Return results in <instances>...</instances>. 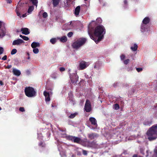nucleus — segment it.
<instances>
[{
	"label": "nucleus",
	"instance_id": "obj_51",
	"mask_svg": "<svg viewBox=\"0 0 157 157\" xmlns=\"http://www.w3.org/2000/svg\"><path fill=\"white\" fill-rule=\"evenodd\" d=\"M124 86V87H127L129 86V85L128 84H127V83H124L123 84Z\"/></svg>",
	"mask_w": 157,
	"mask_h": 157
},
{
	"label": "nucleus",
	"instance_id": "obj_33",
	"mask_svg": "<svg viewBox=\"0 0 157 157\" xmlns=\"http://www.w3.org/2000/svg\"><path fill=\"white\" fill-rule=\"evenodd\" d=\"M52 78H56L57 77V74L56 73H53L51 75Z\"/></svg>",
	"mask_w": 157,
	"mask_h": 157
},
{
	"label": "nucleus",
	"instance_id": "obj_63",
	"mask_svg": "<svg viewBox=\"0 0 157 157\" xmlns=\"http://www.w3.org/2000/svg\"><path fill=\"white\" fill-rule=\"evenodd\" d=\"M46 90H48V88L47 87H46Z\"/></svg>",
	"mask_w": 157,
	"mask_h": 157
},
{
	"label": "nucleus",
	"instance_id": "obj_11",
	"mask_svg": "<svg viewBox=\"0 0 157 157\" xmlns=\"http://www.w3.org/2000/svg\"><path fill=\"white\" fill-rule=\"evenodd\" d=\"M52 94V93L51 92L50 94L48 92L45 91L44 92V95L45 97V100L47 103L49 102L50 100V95Z\"/></svg>",
	"mask_w": 157,
	"mask_h": 157
},
{
	"label": "nucleus",
	"instance_id": "obj_61",
	"mask_svg": "<svg viewBox=\"0 0 157 157\" xmlns=\"http://www.w3.org/2000/svg\"><path fill=\"white\" fill-rule=\"evenodd\" d=\"M71 23H72V21H71L70 22L68 23V25H71Z\"/></svg>",
	"mask_w": 157,
	"mask_h": 157
},
{
	"label": "nucleus",
	"instance_id": "obj_8",
	"mask_svg": "<svg viewBox=\"0 0 157 157\" xmlns=\"http://www.w3.org/2000/svg\"><path fill=\"white\" fill-rule=\"evenodd\" d=\"M84 109L87 112H89L91 110V103L88 100H86V101Z\"/></svg>",
	"mask_w": 157,
	"mask_h": 157
},
{
	"label": "nucleus",
	"instance_id": "obj_62",
	"mask_svg": "<svg viewBox=\"0 0 157 157\" xmlns=\"http://www.w3.org/2000/svg\"><path fill=\"white\" fill-rule=\"evenodd\" d=\"M102 0H99V2L101 3V2H102Z\"/></svg>",
	"mask_w": 157,
	"mask_h": 157
},
{
	"label": "nucleus",
	"instance_id": "obj_7",
	"mask_svg": "<svg viewBox=\"0 0 157 157\" xmlns=\"http://www.w3.org/2000/svg\"><path fill=\"white\" fill-rule=\"evenodd\" d=\"M5 25V23L0 21V37H2L5 35L6 29Z\"/></svg>",
	"mask_w": 157,
	"mask_h": 157
},
{
	"label": "nucleus",
	"instance_id": "obj_41",
	"mask_svg": "<svg viewBox=\"0 0 157 157\" xmlns=\"http://www.w3.org/2000/svg\"><path fill=\"white\" fill-rule=\"evenodd\" d=\"M39 146H42V147H44L45 144L43 142H40L39 143Z\"/></svg>",
	"mask_w": 157,
	"mask_h": 157
},
{
	"label": "nucleus",
	"instance_id": "obj_4",
	"mask_svg": "<svg viewBox=\"0 0 157 157\" xmlns=\"http://www.w3.org/2000/svg\"><path fill=\"white\" fill-rule=\"evenodd\" d=\"M25 92L26 95L29 97H33L36 96V91L33 88L30 86L25 88Z\"/></svg>",
	"mask_w": 157,
	"mask_h": 157
},
{
	"label": "nucleus",
	"instance_id": "obj_43",
	"mask_svg": "<svg viewBox=\"0 0 157 157\" xmlns=\"http://www.w3.org/2000/svg\"><path fill=\"white\" fill-rule=\"evenodd\" d=\"M4 49L3 48L0 47V55L2 54L3 52Z\"/></svg>",
	"mask_w": 157,
	"mask_h": 157
},
{
	"label": "nucleus",
	"instance_id": "obj_9",
	"mask_svg": "<svg viewBox=\"0 0 157 157\" xmlns=\"http://www.w3.org/2000/svg\"><path fill=\"white\" fill-rule=\"evenodd\" d=\"M70 77L71 82L74 84H76L78 80V78L76 73H73L72 75H70Z\"/></svg>",
	"mask_w": 157,
	"mask_h": 157
},
{
	"label": "nucleus",
	"instance_id": "obj_55",
	"mask_svg": "<svg viewBox=\"0 0 157 157\" xmlns=\"http://www.w3.org/2000/svg\"><path fill=\"white\" fill-rule=\"evenodd\" d=\"M124 4L125 5L127 3V0H124Z\"/></svg>",
	"mask_w": 157,
	"mask_h": 157
},
{
	"label": "nucleus",
	"instance_id": "obj_5",
	"mask_svg": "<svg viewBox=\"0 0 157 157\" xmlns=\"http://www.w3.org/2000/svg\"><path fill=\"white\" fill-rule=\"evenodd\" d=\"M61 136L74 143H79L81 141L80 138L72 136L67 135L65 133L63 134Z\"/></svg>",
	"mask_w": 157,
	"mask_h": 157
},
{
	"label": "nucleus",
	"instance_id": "obj_47",
	"mask_svg": "<svg viewBox=\"0 0 157 157\" xmlns=\"http://www.w3.org/2000/svg\"><path fill=\"white\" fill-rule=\"evenodd\" d=\"M19 110L21 112H24L25 110L23 107H21L19 108Z\"/></svg>",
	"mask_w": 157,
	"mask_h": 157
},
{
	"label": "nucleus",
	"instance_id": "obj_38",
	"mask_svg": "<svg viewBox=\"0 0 157 157\" xmlns=\"http://www.w3.org/2000/svg\"><path fill=\"white\" fill-rule=\"evenodd\" d=\"M70 102L71 104H72L73 105H74L75 103V101L74 100V99L73 98H71V99H70Z\"/></svg>",
	"mask_w": 157,
	"mask_h": 157
},
{
	"label": "nucleus",
	"instance_id": "obj_54",
	"mask_svg": "<svg viewBox=\"0 0 157 157\" xmlns=\"http://www.w3.org/2000/svg\"><path fill=\"white\" fill-rule=\"evenodd\" d=\"M127 154V152L126 151H124L123 153H122L121 155H125Z\"/></svg>",
	"mask_w": 157,
	"mask_h": 157
},
{
	"label": "nucleus",
	"instance_id": "obj_2",
	"mask_svg": "<svg viewBox=\"0 0 157 157\" xmlns=\"http://www.w3.org/2000/svg\"><path fill=\"white\" fill-rule=\"evenodd\" d=\"M147 135L148 139L150 141H152L157 138V124L151 126L147 131Z\"/></svg>",
	"mask_w": 157,
	"mask_h": 157
},
{
	"label": "nucleus",
	"instance_id": "obj_25",
	"mask_svg": "<svg viewBox=\"0 0 157 157\" xmlns=\"http://www.w3.org/2000/svg\"><path fill=\"white\" fill-rule=\"evenodd\" d=\"M137 45L136 44H135L131 47V49L133 51H135L137 50Z\"/></svg>",
	"mask_w": 157,
	"mask_h": 157
},
{
	"label": "nucleus",
	"instance_id": "obj_29",
	"mask_svg": "<svg viewBox=\"0 0 157 157\" xmlns=\"http://www.w3.org/2000/svg\"><path fill=\"white\" fill-rule=\"evenodd\" d=\"M33 5L35 6L36 7L37 6L38 1L37 0H30Z\"/></svg>",
	"mask_w": 157,
	"mask_h": 157
},
{
	"label": "nucleus",
	"instance_id": "obj_46",
	"mask_svg": "<svg viewBox=\"0 0 157 157\" xmlns=\"http://www.w3.org/2000/svg\"><path fill=\"white\" fill-rule=\"evenodd\" d=\"M119 84V83L118 82H115L113 85V86L114 87H116Z\"/></svg>",
	"mask_w": 157,
	"mask_h": 157
},
{
	"label": "nucleus",
	"instance_id": "obj_1",
	"mask_svg": "<svg viewBox=\"0 0 157 157\" xmlns=\"http://www.w3.org/2000/svg\"><path fill=\"white\" fill-rule=\"evenodd\" d=\"M88 33L90 38L97 44L103 39L104 35L105 33V29L103 25H100L95 28L94 36L92 35L89 30H88Z\"/></svg>",
	"mask_w": 157,
	"mask_h": 157
},
{
	"label": "nucleus",
	"instance_id": "obj_44",
	"mask_svg": "<svg viewBox=\"0 0 157 157\" xmlns=\"http://www.w3.org/2000/svg\"><path fill=\"white\" fill-rule=\"evenodd\" d=\"M82 152L83 154L85 155H87V151L86 150L82 149Z\"/></svg>",
	"mask_w": 157,
	"mask_h": 157
},
{
	"label": "nucleus",
	"instance_id": "obj_53",
	"mask_svg": "<svg viewBox=\"0 0 157 157\" xmlns=\"http://www.w3.org/2000/svg\"><path fill=\"white\" fill-rule=\"evenodd\" d=\"M154 152L156 157H157V148L155 149Z\"/></svg>",
	"mask_w": 157,
	"mask_h": 157
},
{
	"label": "nucleus",
	"instance_id": "obj_27",
	"mask_svg": "<svg viewBox=\"0 0 157 157\" xmlns=\"http://www.w3.org/2000/svg\"><path fill=\"white\" fill-rule=\"evenodd\" d=\"M57 39L56 38H52L50 40V42L52 44H55L57 41Z\"/></svg>",
	"mask_w": 157,
	"mask_h": 157
},
{
	"label": "nucleus",
	"instance_id": "obj_32",
	"mask_svg": "<svg viewBox=\"0 0 157 157\" xmlns=\"http://www.w3.org/2000/svg\"><path fill=\"white\" fill-rule=\"evenodd\" d=\"M33 52L35 54H37L39 52V50L37 48H33Z\"/></svg>",
	"mask_w": 157,
	"mask_h": 157
},
{
	"label": "nucleus",
	"instance_id": "obj_3",
	"mask_svg": "<svg viewBox=\"0 0 157 157\" xmlns=\"http://www.w3.org/2000/svg\"><path fill=\"white\" fill-rule=\"evenodd\" d=\"M150 21V19L148 17H145L143 20L141 26L140 30L142 33H145L147 35H149V26L148 24Z\"/></svg>",
	"mask_w": 157,
	"mask_h": 157
},
{
	"label": "nucleus",
	"instance_id": "obj_57",
	"mask_svg": "<svg viewBox=\"0 0 157 157\" xmlns=\"http://www.w3.org/2000/svg\"><path fill=\"white\" fill-rule=\"evenodd\" d=\"M0 85L2 86L3 85V83L1 81H0Z\"/></svg>",
	"mask_w": 157,
	"mask_h": 157
},
{
	"label": "nucleus",
	"instance_id": "obj_6",
	"mask_svg": "<svg viewBox=\"0 0 157 157\" xmlns=\"http://www.w3.org/2000/svg\"><path fill=\"white\" fill-rule=\"evenodd\" d=\"M86 40V39L85 38H80L73 44L72 47L75 49L78 48L85 43Z\"/></svg>",
	"mask_w": 157,
	"mask_h": 157
},
{
	"label": "nucleus",
	"instance_id": "obj_16",
	"mask_svg": "<svg viewBox=\"0 0 157 157\" xmlns=\"http://www.w3.org/2000/svg\"><path fill=\"white\" fill-rule=\"evenodd\" d=\"M21 31L23 34L25 35H28L30 33L29 29L26 28H22Z\"/></svg>",
	"mask_w": 157,
	"mask_h": 157
},
{
	"label": "nucleus",
	"instance_id": "obj_49",
	"mask_svg": "<svg viewBox=\"0 0 157 157\" xmlns=\"http://www.w3.org/2000/svg\"><path fill=\"white\" fill-rule=\"evenodd\" d=\"M7 56L5 55L2 58V59L4 60H6L7 59Z\"/></svg>",
	"mask_w": 157,
	"mask_h": 157
},
{
	"label": "nucleus",
	"instance_id": "obj_14",
	"mask_svg": "<svg viewBox=\"0 0 157 157\" xmlns=\"http://www.w3.org/2000/svg\"><path fill=\"white\" fill-rule=\"evenodd\" d=\"M88 137L90 140L94 139L97 138L98 136V135L97 133H92L88 134Z\"/></svg>",
	"mask_w": 157,
	"mask_h": 157
},
{
	"label": "nucleus",
	"instance_id": "obj_30",
	"mask_svg": "<svg viewBox=\"0 0 157 157\" xmlns=\"http://www.w3.org/2000/svg\"><path fill=\"white\" fill-rule=\"evenodd\" d=\"M113 108L115 110H117L119 109L120 107L119 105L117 103L113 105Z\"/></svg>",
	"mask_w": 157,
	"mask_h": 157
},
{
	"label": "nucleus",
	"instance_id": "obj_36",
	"mask_svg": "<svg viewBox=\"0 0 157 157\" xmlns=\"http://www.w3.org/2000/svg\"><path fill=\"white\" fill-rule=\"evenodd\" d=\"M130 61V60L129 59H127L123 61V63L124 64H127Z\"/></svg>",
	"mask_w": 157,
	"mask_h": 157
},
{
	"label": "nucleus",
	"instance_id": "obj_28",
	"mask_svg": "<svg viewBox=\"0 0 157 157\" xmlns=\"http://www.w3.org/2000/svg\"><path fill=\"white\" fill-rule=\"evenodd\" d=\"M54 6H57L59 1V0H52Z\"/></svg>",
	"mask_w": 157,
	"mask_h": 157
},
{
	"label": "nucleus",
	"instance_id": "obj_42",
	"mask_svg": "<svg viewBox=\"0 0 157 157\" xmlns=\"http://www.w3.org/2000/svg\"><path fill=\"white\" fill-rule=\"evenodd\" d=\"M43 17L44 18H45L48 17V14L47 13L45 12L43 14Z\"/></svg>",
	"mask_w": 157,
	"mask_h": 157
},
{
	"label": "nucleus",
	"instance_id": "obj_19",
	"mask_svg": "<svg viewBox=\"0 0 157 157\" xmlns=\"http://www.w3.org/2000/svg\"><path fill=\"white\" fill-rule=\"evenodd\" d=\"M80 10V7L79 6H77L75 9L74 11V13L76 16H78L79 15Z\"/></svg>",
	"mask_w": 157,
	"mask_h": 157
},
{
	"label": "nucleus",
	"instance_id": "obj_12",
	"mask_svg": "<svg viewBox=\"0 0 157 157\" xmlns=\"http://www.w3.org/2000/svg\"><path fill=\"white\" fill-rule=\"evenodd\" d=\"M20 9H21L20 7L19 6H17L16 7V9L15 11H16V12L17 13V15L18 16H19L20 17H26L27 16L26 13L24 14H23L22 15H21L20 14V13L19 12V11L20 10Z\"/></svg>",
	"mask_w": 157,
	"mask_h": 157
},
{
	"label": "nucleus",
	"instance_id": "obj_22",
	"mask_svg": "<svg viewBox=\"0 0 157 157\" xmlns=\"http://www.w3.org/2000/svg\"><path fill=\"white\" fill-rule=\"evenodd\" d=\"M58 147V148L59 150L60 151V154L61 155V157H65L66 156V154L65 153L62 151L61 149V148H59V145H57Z\"/></svg>",
	"mask_w": 157,
	"mask_h": 157
},
{
	"label": "nucleus",
	"instance_id": "obj_17",
	"mask_svg": "<svg viewBox=\"0 0 157 157\" xmlns=\"http://www.w3.org/2000/svg\"><path fill=\"white\" fill-rule=\"evenodd\" d=\"M89 121L91 122L92 124L95 125L96 127L97 126L96 119L93 117H90L89 118Z\"/></svg>",
	"mask_w": 157,
	"mask_h": 157
},
{
	"label": "nucleus",
	"instance_id": "obj_23",
	"mask_svg": "<svg viewBox=\"0 0 157 157\" xmlns=\"http://www.w3.org/2000/svg\"><path fill=\"white\" fill-rule=\"evenodd\" d=\"M78 113L77 112H75L71 114L70 115H69L68 114H67L68 116V118H69L72 119L74 118L76 116L78 115Z\"/></svg>",
	"mask_w": 157,
	"mask_h": 157
},
{
	"label": "nucleus",
	"instance_id": "obj_21",
	"mask_svg": "<svg viewBox=\"0 0 157 157\" xmlns=\"http://www.w3.org/2000/svg\"><path fill=\"white\" fill-rule=\"evenodd\" d=\"M31 46L33 48H35L37 47H39L40 44L38 42H33L31 44Z\"/></svg>",
	"mask_w": 157,
	"mask_h": 157
},
{
	"label": "nucleus",
	"instance_id": "obj_52",
	"mask_svg": "<svg viewBox=\"0 0 157 157\" xmlns=\"http://www.w3.org/2000/svg\"><path fill=\"white\" fill-rule=\"evenodd\" d=\"M7 3H10L12 2L11 0H6Z\"/></svg>",
	"mask_w": 157,
	"mask_h": 157
},
{
	"label": "nucleus",
	"instance_id": "obj_10",
	"mask_svg": "<svg viewBox=\"0 0 157 157\" xmlns=\"http://www.w3.org/2000/svg\"><path fill=\"white\" fill-rule=\"evenodd\" d=\"M88 66V63L83 61H82L79 63V69L82 70L85 69Z\"/></svg>",
	"mask_w": 157,
	"mask_h": 157
},
{
	"label": "nucleus",
	"instance_id": "obj_39",
	"mask_svg": "<svg viewBox=\"0 0 157 157\" xmlns=\"http://www.w3.org/2000/svg\"><path fill=\"white\" fill-rule=\"evenodd\" d=\"M73 34V33L72 32H70L68 33L67 35L68 37H70L71 36H72Z\"/></svg>",
	"mask_w": 157,
	"mask_h": 157
},
{
	"label": "nucleus",
	"instance_id": "obj_56",
	"mask_svg": "<svg viewBox=\"0 0 157 157\" xmlns=\"http://www.w3.org/2000/svg\"><path fill=\"white\" fill-rule=\"evenodd\" d=\"M127 70L128 71H131V70H132V67H131L130 68H128V69H127Z\"/></svg>",
	"mask_w": 157,
	"mask_h": 157
},
{
	"label": "nucleus",
	"instance_id": "obj_15",
	"mask_svg": "<svg viewBox=\"0 0 157 157\" xmlns=\"http://www.w3.org/2000/svg\"><path fill=\"white\" fill-rule=\"evenodd\" d=\"M29 3L30 4V2H27V3H25L26 4H28L29 7V8L27 11L28 14H31L34 9V7L33 6H29L30 4H29Z\"/></svg>",
	"mask_w": 157,
	"mask_h": 157
},
{
	"label": "nucleus",
	"instance_id": "obj_37",
	"mask_svg": "<svg viewBox=\"0 0 157 157\" xmlns=\"http://www.w3.org/2000/svg\"><path fill=\"white\" fill-rule=\"evenodd\" d=\"M125 56L124 55V54H122L120 56V58L121 60L122 61L125 58Z\"/></svg>",
	"mask_w": 157,
	"mask_h": 157
},
{
	"label": "nucleus",
	"instance_id": "obj_58",
	"mask_svg": "<svg viewBox=\"0 0 157 157\" xmlns=\"http://www.w3.org/2000/svg\"><path fill=\"white\" fill-rule=\"evenodd\" d=\"M59 131H62V132H65V130H61V129H60V128H59Z\"/></svg>",
	"mask_w": 157,
	"mask_h": 157
},
{
	"label": "nucleus",
	"instance_id": "obj_20",
	"mask_svg": "<svg viewBox=\"0 0 157 157\" xmlns=\"http://www.w3.org/2000/svg\"><path fill=\"white\" fill-rule=\"evenodd\" d=\"M57 39H59L60 42L63 43L65 42L67 40V37L65 36H63L61 37H57Z\"/></svg>",
	"mask_w": 157,
	"mask_h": 157
},
{
	"label": "nucleus",
	"instance_id": "obj_48",
	"mask_svg": "<svg viewBox=\"0 0 157 157\" xmlns=\"http://www.w3.org/2000/svg\"><path fill=\"white\" fill-rule=\"evenodd\" d=\"M65 70V68L64 67H60L59 68V70L61 71H64Z\"/></svg>",
	"mask_w": 157,
	"mask_h": 157
},
{
	"label": "nucleus",
	"instance_id": "obj_50",
	"mask_svg": "<svg viewBox=\"0 0 157 157\" xmlns=\"http://www.w3.org/2000/svg\"><path fill=\"white\" fill-rule=\"evenodd\" d=\"M27 55L28 56V57H27V59H30V54L29 52H27Z\"/></svg>",
	"mask_w": 157,
	"mask_h": 157
},
{
	"label": "nucleus",
	"instance_id": "obj_24",
	"mask_svg": "<svg viewBox=\"0 0 157 157\" xmlns=\"http://www.w3.org/2000/svg\"><path fill=\"white\" fill-rule=\"evenodd\" d=\"M152 123V121L151 120H145L144 122V124L146 125H150Z\"/></svg>",
	"mask_w": 157,
	"mask_h": 157
},
{
	"label": "nucleus",
	"instance_id": "obj_18",
	"mask_svg": "<svg viewBox=\"0 0 157 157\" xmlns=\"http://www.w3.org/2000/svg\"><path fill=\"white\" fill-rule=\"evenodd\" d=\"M13 72L14 75L17 76H19L21 74L20 70L15 68L13 69Z\"/></svg>",
	"mask_w": 157,
	"mask_h": 157
},
{
	"label": "nucleus",
	"instance_id": "obj_34",
	"mask_svg": "<svg viewBox=\"0 0 157 157\" xmlns=\"http://www.w3.org/2000/svg\"><path fill=\"white\" fill-rule=\"evenodd\" d=\"M17 52V50L16 49H13L12 50L11 52V54L12 55L15 54Z\"/></svg>",
	"mask_w": 157,
	"mask_h": 157
},
{
	"label": "nucleus",
	"instance_id": "obj_31",
	"mask_svg": "<svg viewBox=\"0 0 157 157\" xmlns=\"http://www.w3.org/2000/svg\"><path fill=\"white\" fill-rule=\"evenodd\" d=\"M20 36L25 40L27 41L29 40V38L26 36L20 35Z\"/></svg>",
	"mask_w": 157,
	"mask_h": 157
},
{
	"label": "nucleus",
	"instance_id": "obj_26",
	"mask_svg": "<svg viewBox=\"0 0 157 157\" xmlns=\"http://www.w3.org/2000/svg\"><path fill=\"white\" fill-rule=\"evenodd\" d=\"M82 149L80 148H78L77 150L76 154L78 155H81L82 154Z\"/></svg>",
	"mask_w": 157,
	"mask_h": 157
},
{
	"label": "nucleus",
	"instance_id": "obj_45",
	"mask_svg": "<svg viewBox=\"0 0 157 157\" xmlns=\"http://www.w3.org/2000/svg\"><path fill=\"white\" fill-rule=\"evenodd\" d=\"M136 70L138 72H140L142 71L143 69L141 68H137Z\"/></svg>",
	"mask_w": 157,
	"mask_h": 157
},
{
	"label": "nucleus",
	"instance_id": "obj_60",
	"mask_svg": "<svg viewBox=\"0 0 157 157\" xmlns=\"http://www.w3.org/2000/svg\"><path fill=\"white\" fill-rule=\"evenodd\" d=\"M97 63H96L95 65L94 66V68H96L97 67Z\"/></svg>",
	"mask_w": 157,
	"mask_h": 157
},
{
	"label": "nucleus",
	"instance_id": "obj_64",
	"mask_svg": "<svg viewBox=\"0 0 157 157\" xmlns=\"http://www.w3.org/2000/svg\"><path fill=\"white\" fill-rule=\"evenodd\" d=\"M52 107H54V106L53 105H52Z\"/></svg>",
	"mask_w": 157,
	"mask_h": 157
},
{
	"label": "nucleus",
	"instance_id": "obj_40",
	"mask_svg": "<svg viewBox=\"0 0 157 157\" xmlns=\"http://www.w3.org/2000/svg\"><path fill=\"white\" fill-rule=\"evenodd\" d=\"M42 137L41 133H38V138L39 140L42 139Z\"/></svg>",
	"mask_w": 157,
	"mask_h": 157
},
{
	"label": "nucleus",
	"instance_id": "obj_59",
	"mask_svg": "<svg viewBox=\"0 0 157 157\" xmlns=\"http://www.w3.org/2000/svg\"><path fill=\"white\" fill-rule=\"evenodd\" d=\"M137 155L136 154H134L132 157H137Z\"/></svg>",
	"mask_w": 157,
	"mask_h": 157
},
{
	"label": "nucleus",
	"instance_id": "obj_13",
	"mask_svg": "<svg viewBox=\"0 0 157 157\" xmlns=\"http://www.w3.org/2000/svg\"><path fill=\"white\" fill-rule=\"evenodd\" d=\"M24 43V41L21 39H17L14 40L12 43L13 45H20Z\"/></svg>",
	"mask_w": 157,
	"mask_h": 157
},
{
	"label": "nucleus",
	"instance_id": "obj_35",
	"mask_svg": "<svg viewBox=\"0 0 157 157\" xmlns=\"http://www.w3.org/2000/svg\"><path fill=\"white\" fill-rule=\"evenodd\" d=\"M102 20L100 18H98L96 19V22L98 23H101L102 22Z\"/></svg>",
	"mask_w": 157,
	"mask_h": 157
}]
</instances>
